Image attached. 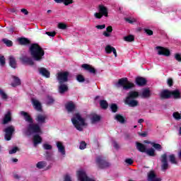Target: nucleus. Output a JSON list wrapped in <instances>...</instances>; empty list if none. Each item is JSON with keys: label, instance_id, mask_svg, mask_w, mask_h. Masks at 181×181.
<instances>
[{"label": "nucleus", "instance_id": "obj_50", "mask_svg": "<svg viewBox=\"0 0 181 181\" xmlns=\"http://www.w3.org/2000/svg\"><path fill=\"white\" fill-rule=\"evenodd\" d=\"M86 148H87V143H86L84 141H81L79 148L83 150L86 149Z\"/></svg>", "mask_w": 181, "mask_h": 181}, {"label": "nucleus", "instance_id": "obj_63", "mask_svg": "<svg viewBox=\"0 0 181 181\" xmlns=\"http://www.w3.org/2000/svg\"><path fill=\"white\" fill-rule=\"evenodd\" d=\"M21 12H22V13H23L24 15H29V11H28L26 8H22L21 10Z\"/></svg>", "mask_w": 181, "mask_h": 181}, {"label": "nucleus", "instance_id": "obj_17", "mask_svg": "<svg viewBox=\"0 0 181 181\" xmlns=\"http://www.w3.org/2000/svg\"><path fill=\"white\" fill-rule=\"evenodd\" d=\"M148 181H162V179L156 177L155 171L151 170L148 174Z\"/></svg>", "mask_w": 181, "mask_h": 181}, {"label": "nucleus", "instance_id": "obj_39", "mask_svg": "<svg viewBox=\"0 0 181 181\" xmlns=\"http://www.w3.org/2000/svg\"><path fill=\"white\" fill-rule=\"evenodd\" d=\"M124 40L125 42H134L135 40V37L132 35H129L125 36L124 37Z\"/></svg>", "mask_w": 181, "mask_h": 181}, {"label": "nucleus", "instance_id": "obj_23", "mask_svg": "<svg viewBox=\"0 0 181 181\" xmlns=\"http://www.w3.org/2000/svg\"><path fill=\"white\" fill-rule=\"evenodd\" d=\"M136 147L139 152H141L142 153H146L147 148L145 144L137 141L136 142Z\"/></svg>", "mask_w": 181, "mask_h": 181}, {"label": "nucleus", "instance_id": "obj_51", "mask_svg": "<svg viewBox=\"0 0 181 181\" xmlns=\"http://www.w3.org/2000/svg\"><path fill=\"white\" fill-rule=\"evenodd\" d=\"M43 148L44 149H45V151H50L51 149H52L53 147L49 144H44Z\"/></svg>", "mask_w": 181, "mask_h": 181}, {"label": "nucleus", "instance_id": "obj_7", "mask_svg": "<svg viewBox=\"0 0 181 181\" xmlns=\"http://www.w3.org/2000/svg\"><path fill=\"white\" fill-rule=\"evenodd\" d=\"M95 162L100 169H105V168H110V163L105 160V158L101 156H99L96 158Z\"/></svg>", "mask_w": 181, "mask_h": 181}, {"label": "nucleus", "instance_id": "obj_40", "mask_svg": "<svg viewBox=\"0 0 181 181\" xmlns=\"http://www.w3.org/2000/svg\"><path fill=\"white\" fill-rule=\"evenodd\" d=\"M169 159L170 163H172L173 165H177V161L176 160V157L174 156V154L170 155Z\"/></svg>", "mask_w": 181, "mask_h": 181}, {"label": "nucleus", "instance_id": "obj_22", "mask_svg": "<svg viewBox=\"0 0 181 181\" xmlns=\"http://www.w3.org/2000/svg\"><path fill=\"white\" fill-rule=\"evenodd\" d=\"M81 67H82V69H84V70L89 71V73H91L92 74H95V72L97 71L95 70V68L91 66V65L88 64H82Z\"/></svg>", "mask_w": 181, "mask_h": 181}, {"label": "nucleus", "instance_id": "obj_20", "mask_svg": "<svg viewBox=\"0 0 181 181\" xmlns=\"http://www.w3.org/2000/svg\"><path fill=\"white\" fill-rule=\"evenodd\" d=\"M21 115L24 117V119L26 122H28L29 124H33V118H32V116H30V115H29V113H28L25 111H21Z\"/></svg>", "mask_w": 181, "mask_h": 181}, {"label": "nucleus", "instance_id": "obj_31", "mask_svg": "<svg viewBox=\"0 0 181 181\" xmlns=\"http://www.w3.org/2000/svg\"><path fill=\"white\" fill-rule=\"evenodd\" d=\"M115 119H116V121H117L120 124H125L127 122V120H125V117L119 114L115 115Z\"/></svg>", "mask_w": 181, "mask_h": 181}, {"label": "nucleus", "instance_id": "obj_56", "mask_svg": "<svg viewBox=\"0 0 181 181\" xmlns=\"http://www.w3.org/2000/svg\"><path fill=\"white\" fill-rule=\"evenodd\" d=\"M124 20L126 21V22H128V23H131L132 25V23H134V22H136V20L130 19L129 18H125Z\"/></svg>", "mask_w": 181, "mask_h": 181}, {"label": "nucleus", "instance_id": "obj_30", "mask_svg": "<svg viewBox=\"0 0 181 181\" xmlns=\"http://www.w3.org/2000/svg\"><path fill=\"white\" fill-rule=\"evenodd\" d=\"M66 109L68 112H73L76 110V105L73 102H69L66 105Z\"/></svg>", "mask_w": 181, "mask_h": 181}, {"label": "nucleus", "instance_id": "obj_60", "mask_svg": "<svg viewBox=\"0 0 181 181\" xmlns=\"http://www.w3.org/2000/svg\"><path fill=\"white\" fill-rule=\"evenodd\" d=\"M54 103V99H53V98H52L51 96H48L47 103L48 104H53Z\"/></svg>", "mask_w": 181, "mask_h": 181}, {"label": "nucleus", "instance_id": "obj_27", "mask_svg": "<svg viewBox=\"0 0 181 181\" xmlns=\"http://www.w3.org/2000/svg\"><path fill=\"white\" fill-rule=\"evenodd\" d=\"M60 86H59V93L60 94H64L66 91H69V86L64 83H59Z\"/></svg>", "mask_w": 181, "mask_h": 181}, {"label": "nucleus", "instance_id": "obj_62", "mask_svg": "<svg viewBox=\"0 0 181 181\" xmlns=\"http://www.w3.org/2000/svg\"><path fill=\"white\" fill-rule=\"evenodd\" d=\"M64 181H71V177H70V175H66L64 178Z\"/></svg>", "mask_w": 181, "mask_h": 181}, {"label": "nucleus", "instance_id": "obj_11", "mask_svg": "<svg viewBox=\"0 0 181 181\" xmlns=\"http://www.w3.org/2000/svg\"><path fill=\"white\" fill-rule=\"evenodd\" d=\"M160 162H161V170H168V169H169V163H168V154L166 153L161 155Z\"/></svg>", "mask_w": 181, "mask_h": 181}, {"label": "nucleus", "instance_id": "obj_26", "mask_svg": "<svg viewBox=\"0 0 181 181\" xmlns=\"http://www.w3.org/2000/svg\"><path fill=\"white\" fill-rule=\"evenodd\" d=\"M32 101H33V104L35 107V110L41 112V111H42V103H40V102H39V100H37L36 99H33Z\"/></svg>", "mask_w": 181, "mask_h": 181}, {"label": "nucleus", "instance_id": "obj_44", "mask_svg": "<svg viewBox=\"0 0 181 181\" xmlns=\"http://www.w3.org/2000/svg\"><path fill=\"white\" fill-rule=\"evenodd\" d=\"M173 118H175V119H177V121H179V119H181V115H180V113H179V112H173Z\"/></svg>", "mask_w": 181, "mask_h": 181}, {"label": "nucleus", "instance_id": "obj_28", "mask_svg": "<svg viewBox=\"0 0 181 181\" xmlns=\"http://www.w3.org/2000/svg\"><path fill=\"white\" fill-rule=\"evenodd\" d=\"M12 78L13 79V82L11 84L12 87H18V86H21V78H19V77L13 76Z\"/></svg>", "mask_w": 181, "mask_h": 181}, {"label": "nucleus", "instance_id": "obj_25", "mask_svg": "<svg viewBox=\"0 0 181 181\" xmlns=\"http://www.w3.org/2000/svg\"><path fill=\"white\" fill-rule=\"evenodd\" d=\"M33 141L34 146H36L39 145V144H42V141H43V139H42V136H40L39 134H35L33 136Z\"/></svg>", "mask_w": 181, "mask_h": 181}, {"label": "nucleus", "instance_id": "obj_48", "mask_svg": "<svg viewBox=\"0 0 181 181\" xmlns=\"http://www.w3.org/2000/svg\"><path fill=\"white\" fill-rule=\"evenodd\" d=\"M0 95L3 100H8V95H6L2 89H0Z\"/></svg>", "mask_w": 181, "mask_h": 181}, {"label": "nucleus", "instance_id": "obj_21", "mask_svg": "<svg viewBox=\"0 0 181 181\" xmlns=\"http://www.w3.org/2000/svg\"><path fill=\"white\" fill-rule=\"evenodd\" d=\"M39 73L45 78H50V71H49L46 68L41 67L39 69Z\"/></svg>", "mask_w": 181, "mask_h": 181}, {"label": "nucleus", "instance_id": "obj_5", "mask_svg": "<svg viewBox=\"0 0 181 181\" xmlns=\"http://www.w3.org/2000/svg\"><path fill=\"white\" fill-rule=\"evenodd\" d=\"M116 87L117 88H119V87H122V90L128 91V90L134 88V87H135V84L128 81V78H122L118 80V82L116 83Z\"/></svg>", "mask_w": 181, "mask_h": 181}, {"label": "nucleus", "instance_id": "obj_34", "mask_svg": "<svg viewBox=\"0 0 181 181\" xmlns=\"http://www.w3.org/2000/svg\"><path fill=\"white\" fill-rule=\"evenodd\" d=\"M110 33H112V26L111 25L107 27L106 31L103 32V35H105V37H110V36H111Z\"/></svg>", "mask_w": 181, "mask_h": 181}, {"label": "nucleus", "instance_id": "obj_2", "mask_svg": "<svg viewBox=\"0 0 181 181\" xmlns=\"http://www.w3.org/2000/svg\"><path fill=\"white\" fill-rule=\"evenodd\" d=\"M139 97V92L136 90H131L128 93L127 96L124 100V103L132 108L138 107L139 103L136 98Z\"/></svg>", "mask_w": 181, "mask_h": 181}, {"label": "nucleus", "instance_id": "obj_59", "mask_svg": "<svg viewBox=\"0 0 181 181\" xmlns=\"http://www.w3.org/2000/svg\"><path fill=\"white\" fill-rule=\"evenodd\" d=\"M96 29H99L100 30H103V29H105V25H98L95 26Z\"/></svg>", "mask_w": 181, "mask_h": 181}, {"label": "nucleus", "instance_id": "obj_6", "mask_svg": "<svg viewBox=\"0 0 181 181\" xmlns=\"http://www.w3.org/2000/svg\"><path fill=\"white\" fill-rule=\"evenodd\" d=\"M94 16L96 19H101L103 16L108 18V8L104 5H99L98 13H95Z\"/></svg>", "mask_w": 181, "mask_h": 181}, {"label": "nucleus", "instance_id": "obj_1", "mask_svg": "<svg viewBox=\"0 0 181 181\" xmlns=\"http://www.w3.org/2000/svg\"><path fill=\"white\" fill-rule=\"evenodd\" d=\"M29 52L31 57L35 62H41L45 56V50L42 47L39 46V44H32L29 48Z\"/></svg>", "mask_w": 181, "mask_h": 181}, {"label": "nucleus", "instance_id": "obj_3", "mask_svg": "<svg viewBox=\"0 0 181 181\" xmlns=\"http://www.w3.org/2000/svg\"><path fill=\"white\" fill-rule=\"evenodd\" d=\"M23 134L26 136H30L32 134H42V129L37 124L30 123L26 129H23Z\"/></svg>", "mask_w": 181, "mask_h": 181}, {"label": "nucleus", "instance_id": "obj_9", "mask_svg": "<svg viewBox=\"0 0 181 181\" xmlns=\"http://www.w3.org/2000/svg\"><path fill=\"white\" fill-rule=\"evenodd\" d=\"M4 139L6 141H11L12 139V135L15 132V127L13 125L8 126L4 129Z\"/></svg>", "mask_w": 181, "mask_h": 181}, {"label": "nucleus", "instance_id": "obj_14", "mask_svg": "<svg viewBox=\"0 0 181 181\" xmlns=\"http://www.w3.org/2000/svg\"><path fill=\"white\" fill-rule=\"evenodd\" d=\"M171 98V91L168 89L163 90L160 93L161 100H169Z\"/></svg>", "mask_w": 181, "mask_h": 181}, {"label": "nucleus", "instance_id": "obj_41", "mask_svg": "<svg viewBox=\"0 0 181 181\" xmlns=\"http://www.w3.org/2000/svg\"><path fill=\"white\" fill-rule=\"evenodd\" d=\"M146 153L148 156H155V149L151 148H147V150H146Z\"/></svg>", "mask_w": 181, "mask_h": 181}, {"label": "nucleus", "instance_id": "obj_8", "mask_svg": "<svg viewBox=\"0 0 181 181\" xmlns=\"http://www.w3.org/2000/svg\"><path fill=\"white\" fill-rule=\"evenodd\" d=\"M69 71L59 72L57 74V78L59 84H63L64 83H67L69 81Z\"/></svg>", "mask_w": 181, "mask_h": 181}, {"label": "nucleus", "instance_id": "obj_47", "mask_svg": "<svg viewBox=\"0 0 181 181\" xmlns=\"http://www.w3.org/2000/svg\"><path fill=\"white\" fill-rule=\"evenodd\" d=\"M59 29H62V30H65V29H67V25L64 23H59L58 24Z\"/></svg>", "mask_w": 181, "mask_h": 181}, {"label": "nucleus", "instance_id": "obj_15", "mask_svg": "<svg viewBox=\"0 0 181 181\" xmlns=\"http://www.w3.org/2000/svg\"><path fill=\"white\" fill-rule=\"evenodd\" d=\"M47 119V116L46 115L38 114L35 117V121L42 125V124H46V119Z\"/></svg>", "mask_w": 181, "mask_h": 181}, {"label": "nucleus", "instance_id": "obj_36", "mask_svg": "<svg viewBox=\"0 0 181 181\" xmlns=\"http://www.w3.org/2000/svg\"><path fill=\"white\" fill-rule=\"evenodd\" d=\"M47 166V163L46 161H40L36 164V167L38 169H43Z\"/></svg>", "mask_w": 181, "mask_h": 181}, {"label": "nucleus", "instance_id": "obj_29", "mask_svg": "<svg viewBox=\"0 0 181 181\" xmlns=\"http://www.w3.org/2000/svg\"><path fill=\"white\" fill-rule=\"evenodd\" d=\"M151 95V90L149 88H145L143 90L141 95V98H149Z\"/></svg>", "mask_w": 181, "mask_h": 181}, {"label": "nucleus", "instance_id": "obj_61", "mask_svg": "<svg viewBox=\"0 0 181 181\" xmlns=\"http://www.w3.org/2000/svg\"><path fill=\"white\" fill-rule=\"evenodd\" d=\"M168 84L170 87H172L173 86V79L172 78H168Z\"/></svg>", "mask_w": 181, "mask_h": 181}, {"label": "nucleus", "instance_id": "obj_33", "mask_svg": "<svg viewBox=\"0 0 181 181\" xmlns=\"http://www.w3.org/2000/svg\"><path fill=\"white\" fill-rule=\"evenodd\" d=\"M172 96L175 100H179V98H181L180 90H175L171 91V97Z\"/></svg>", "mask_w": 181, "mask_h": 181}, {"label": "nucleus", "instance_id": "obj_55", "mask_svg": "<svg viewBox=\"0 0 181 181\" xmlns=\"http://www.w3.org/2000/svg\"><path fill=\"white\" fill-rule=\"evenodd\" d=\"M124 162L127 163V165H131L134 163V160H132V158H126Z\"/></svg>", "mask_w": 181, "mask_h": 181}, {"label": "nucleus", "instance_id": "obj_37", "mask_svg": "<svg viewBox=\"0 0 181 181\" xmlns=\"http://www.w3.org/2000/svg\"><path fill=\"white\" fill-rule=\"evenodd\" d=\"M115 49V47H114L111 45H107L105 47V52L107 53V54H111V53H112V52L114 51Z\"/></svg>", "mask_w": 181, "mask_h": 181}, {"label": "nucleus", "instance_id": "obj_18", "mask_svg": "<svg viewBox=\"0 0 181 181\" xmlns=\"http://www.w3.org/2000/svg\"><path fill=\"white\" fill-rule=\"evenodd\" d=\"M57 148L58 149V151L62 156H66V148L63 145V143L62 141H57Z\"/></svg>", "mask_w": 181, "mask_h": 181}, {"label": "nucleus", "instance_id": "obj_58", "mask_svg": "<svg viewBox=\"0 0 181 181\" xmlns=\"http://www.w3.org/2000/svg\"><path fill=\"white\" fill-rule=\"evenodd\" d=\"M0 63L1 64V66H5V57L1 56L0 57Z\"/></svg>", "mask_w": 181, "mask_h": 181}, {"label": "nucleus", "instance_id": "obj_16", "mask_svg": "<svg viewBox=\"0 0 181 181\" xmlns=\"http://www.w3.org/2000/svg\"><path fill=\"white\" fill-rule=\"evenodd\" d=\"M11 121H12V112H11V111H8L4 115L2 124L3 125H6V124H9Z\"/></svg>", "mask_w": 181, "mask_h": 181}, {"label": "nucleus", "instance_id": "obj_4", "mask_svg": "<svg viewBox=\"0 0 181 181\" xmlns=\"http://www.w3.org/2000/svg\"><path fill=\"white\" fill-rule=\"evenodd\" d=\"M71 121L78 131H83V127H84V125H86V119L81 117L80 113L75 114L74 117L71 119Z\"/></svg>", "mask_w": 181, "mask_h": 181}, {"label": "nucleus", "instance_id": "obj_53", "mask_svg": "<svg viewBox=\"0 0 181 181\" xmlns=\"http://www.w3.org/2000/svg\"><path fill=\"white\" fill-rule=\"evenodd\" d=\"M144 32L148 36H152V35H153V31H152V30L144 28Z\"/></svg>", "mask_w": 181, "mask_h": 181}, {"label": "nucleus", "instance_id": "obj_13", "mask_svg": "<svg viewBox=\"0 0 181 181\" xmlns=\"http://www.w3.org/2000/svg\"><path fill=\"white\" fill-rule=\"evenodd\" d=\"M21 62H22L23 64H28V66H33L35 62L31 57H28L27 56H23L20 57Z\"/></svg>", "mask_w": 181, "mask_h": 181}, {"label": "nucleus", "instance_id": "obj_42", "mask_svg": "<svg viewBox=\"0 0 181 181\" xmlns=\"http://www.w3.org/2000/svg\"><path fill=\"white\" fill-rule=\"evenodd\" d=\"M76 80L78 83H84V81H86V78L81 74L76 76Z\"/></svg>", "mask_w": 181, "mask_h": 181}, {"label": "nucleus", "instance_id": "obj_10", "mask_svg": "<svg viewBox=\"0 0 181 181\" xmlns=\"http://www.w3.org/2000/svg\"><path fill=\"white\" fill-rule=\"evenodd\" d=\"M156 50H158V56H165V57H169L170 56V49L161 46L156 47Z\"/></svg>", "mask_w": 181, "mask_h": 181}, {"label": "nucleus", "instance_id": "obj_49", "mask_svg": "<svg viewBox=\"0 0 181 181\" xmlns=\"http://www.w3.org/2000/svg\"><path fill=\"white\" fill-rule=\"evenodd\" d=\"M18 151H19V148L16 146V147H13L11 150H10L8 151V153H9V155H13V153H16V152H18Z\"/></svg>", "mask_w": 181, "mask_h": 181}, {"label": "nucleus", "instance_id": "obj_45", "mask_svg": "<svg viewBox=\"0 0 181 181\" xmlns=\"http://www.w3.org/2000/svg\"><path fill=\"white\" fill-rule=\"evenodd\" d=\"M101 117H100L98 115H94L92 117V121L93 122H98V121H100Z\"/></svg>", "mask_w": 181, "mask_h": 181}, {"label": "nucleus", "instance_id": "obj_24", "mask_svg": "<svg viewBox=\"0 0 181 181\" xmlns=\"http://www.w3.org/2000/svg\"><path fill=\"white\" fill-rule=\"evenodd\" d=\"M18 42L21 46H28L30 45V40L26 37H20L18 39Z\"/></svg>", "mask_w": 181, "mask_h": 181}, {"label": "nucleus", "instance_id": "obj_54", "mask_svg": "<svg viewBox=\"0 0 181 181\" xmlns=\"http://www.w3.org/2000/svg\"><path fill=\"white\" fill-rule=\"evenodd\" d=\"M45 35H47L48 36H50L51 37H54V36H56V33H55V31H53V32L47 31L45 33Z\"/></svg>", "mask_w": 181, "mask_h": 181}, {"label": "nucleus", "instance_id": "obj_52", "mask_svg": "<svg viewBox=\"0 0 181 181\" xmlns=\"http://www.w3.org/2000/svg\"><path fill=\"white\" fill-rule=\"evenodd\" d=\"M74 1L73 0H64L62 4L65 5V6H69V5H71V4H74Z\"/></svg>", "mask_w": 181, "mask_h": 181}, {"label": "nucleus", "instance_id": "obj_64", "mask_svg": "<svg viewBox=\"0 0 181 181\" xmlns=\"http://www.w3.org/2000/svg\"><path fill=\"white\" fill-rule=\"evenodd\" d=\"M139 135L140 136H142L143 138H145V137L148 135V134H146V132H142V133H139Z\"/></svg>", "mask_w": 181, "mask_h": 181}, {"label": "nucleus", "instance_id": "obj_19", "mask_svg": "<svg viewBox=\"0 0 181 181\" xmlns=\"http://www.w3.org/2000/svg\"><path fill=\"white\" fill-rule=\"evenodd\" d=\"M136 84L139 86V87H144V86H146V78L141 76H138L136 78Z\"/></svg>", "mask_w": 181, "mask_h": 181}, {"label": "nucleus", "instance_id": "obj_38", "mask_svg": "<svg viewBox=\"0 0 181 181\" xmlns=\"http://www.w3.org/2000/svg\"><path fill=\"white\" fill-rule=\"evenodd\" d=\"M2 42L6 45V46H7V47H12V46H13V42L6 38L3 39Z\"/></svg>", "mask_w": 181, "mask_h": 181}, {"label": "nucleus", "instance_id": "obj_57", "mask_svg": "<svg viewBox=\"0 0 181 181\" xmlns=\"http://www.w3.org/2000/svg\"><path fill=\"white\" fill-rule=\"evenodd\" d=\"M175 60H177V62H181V54L179 53L175 54Z\"/></svg>", "mask_w": 181, "mask_h": 181}, {"label": "nucleus", "instance_id": "obj_35", "mask_svg": "<svg viewBox=\"0 0 181 181\" xmlns=\"http://www.w3.org/2000/svg\"><path fill=\"white\" fill-rule=\"evenodd\" d=\"M99 103L102 110H107V108H108V102H107V100H101Z\"/></svg>", "mask_w": 181, "mask_h": 181}, {"label": "nucleus", "instance_id": "obj_12", "mask_svg": "<svg viewBox=\"0 0 181 181\" xmlns=\"http://www.w3.org/2000/svg\"><path fill=\"white\" fill-rule=\"evenodd\" d=\"M78 179L80 181H95V180L90 178L84 170H79L77 172Z\"/></svg>", "mask_w": 181, "mask_h": 181}, {"label": "nucleus", "instance_id": "obj_32", "mask_svg": "<svg viewBox=\"0 0 181 181\" xmlns=\"http://www.w3.org/2000/svg\"><path fill=\"white\" fill-rule=\"evenodd\" d=\"M9 60V66L12 67V69L16 68V59L14 58L13 56H10L8 58Z\"/></svg>", "mask_w": 181, "mask_h": 181}, {"label": "nucleus", "instance_id": "obj_43", "mask_svg": "<svg viewBox=\"0 0 181 181\" xmlns=\"http://www.w3.org/2000/svg\"><path fill=\"white\" fill-rule=\"evenodd\" d=\"M151 145L157 151H162V146L160 144L156 143H151Z\"/></svg>", "mask_w": 181, "mask_h": 181}, {"label": "nucleus", "instance_id": "obj_46", "mask_svg": "<svg viewBox=\"0 0 181 181\" xmlns=\"http://www.w3.org/2000/svg\"><path fill=\"white\" fill-rule=\"evenodd\" d=\"M110 108L112 110V112H117L118 111V105L115 103L112 104L110 105Z\"/></svg>", "mask_w": 181, "mask_h": 181}]
</instances>
